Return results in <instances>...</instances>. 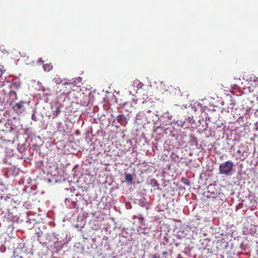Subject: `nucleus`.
<instances>
[{
    "label": "nucleus",
    "mask_w": 258,
    "mask_h": 258,
    "mask_svg": "<svg viewBox=\"0 0 258 258\" xmlns=\"http://www.w3.org/2000/svg\"><path fill=\"white\" fill-rule=\"evenodd\" d=\"M234 164L231 161H227L221 163L219 167V172L222 174L229 175L231 174Z\"/></svg>",
    "instance_id": "nucleus-1"
},
{
    "label": "nucleus",
    "mask_w": 258,
    "mask_h": 258,
    "mask_svg": "<svg viewBox=\"0 0 258 258\" xmlns=\"http://www.w3.org/2000/svg\"><path fill=\"white\" fill-rule=\"evenodd\" d=\"M62 88L61 89V90H62L63 92L62 94L64 95H68L71 92L72 90V84L68 82H65L61 84Z\"/></svg>",
    "instance_id": "nucleus-2"
},
{
    "label": "nucleus",
    "mask_w": 258,
    "mask_h": 258,
    "mask_svg": "<svg viewBox=\"0 0 258 258\" xmlns=\"http://www.w3.org/2000/svg\"><path fill=\"white\" fill-rule=\"evenodd\" d=\"M25 101H21L18 103H16L13 107V109L14 111L18 112L19 110H24Z\"/></svg>",
    "instance_id": "nucleus-3"
},
{
    "label": "nucleus",
    "mask_w": 258,
    "mask_h": 258,
    "mask_svg": "<svg viewBox=\"0 0 258 258\" xmlns=\"http://www.w3.org/2000/svg\"><path fill=\"white\" fill-rule=\"evenodd\" d=\"M43 70L46 72H49L53 69V66L51 63L44 64L43 66Z\"/></svg>",
    "instance_id": "nucleus-4"
},
{
    "label": "nucleus",
    "mask_w": 258,
    "mask_h": 258,
    "mask_svg": "<svg viewBox=\"0 0 258 258\" xmlns=\"http://www.w3.org/2000/svg\"><path fill=\"white\" fill-rule=\"evenodd\" d=\"M125 119L126 117L123 114L119 115L117 116V121L120 123L121 124H122L123 122L125 121Z\"/></svg>",
    "instance_id": "nucleus-5"
},
{
    "label": "nucleus",
    "mask_w": 258,
    "mask_h": 258,
    "mask_svg": "<svg viewBox=\"0 0 258 258\" xmlns=\"http://www.w3.org/2000/svg\"><path fill=\"white\" fill-rule=\"evenodd\" d=\"M20 82L19 81L13 82V83L11 85V87L12 88H14V89H18L20 88Z\"/></svg>",
    "instance_id": "nucleus-6"
},
{
    "label": "nucleus",
    "mask_w": 258,
    "mask_h": 258,
    "mask_svg": "<svg viewBox=\"0 0 258 258\" xmlns=\"http://www.w3.org/2000/svg\"><path fill=\"white\" fill-rule=\"evenodd\" d=\"M9 95L10 97L12 98L14 100L17 99V95L15 91L11 90L9 93Z\"/></svg>",
    "instance_id": "nucleus-7"
},
{
    "label": "nucleus",
    "mask_w": 258,
    "mask_h": 258,
    "mask_svg": "<svg viewBox=\"0 0 258 258\" xmlns=\"http://www.w3.org/2000/svg\"><path fill=\"white\" fill-rule=\"evenodd\" d=\"M125 180L130 183L133 182V177L131 174H126L125 175Z\"/></svg>",
    "instance_id": "nucleus-8"
},
{
    "label": "nucleus",
    "mask_w": 258,
    "mask_h": 258,
    "mask_svg": "<svg viewBox=\"0 0 258 258\" xmlns=\"http://www.w3.org/2000/svg\"><path fill=\"white\" fill-rule=\"evenodd\" d=\"M77 204L75 202L71 201V205L70 206V208H75L76 207Z\"/></svg>",
    "instance_id": "nucleus-9"
},
{
    "label": "nucleus",
    "mask_w": 258,
    "mask_h": 258,
    "mask_svg": "<svg viewBox=\"0 0 258 258\" xmlns=\"http://www.w3.org/2000/svg\"><path fill=\"white\" fill-rule=\"evenodd\" d=\"M152 258H160V256L159 255H157L156 254H154V255H152Z\"/></svg>",
    "instance_id": "nucleus-10"
},
{
    "label": "nucleus",
    "mask_w": 258,
    "mask_h": 258,
    "mask_svg": "<svg viewBox=\"0 0 258 258\" xmlns=\"http://www.w3.org/2000/svg\"><path fill=\"white\" fill-rule=\"evenodd\" d=\"M60 111V109L59 108H57V110H56V116L58 115V114H59Z\"/></svg>",
    "instance_id": "nucleus-11"
},
{
    "label": "nucleus",
    "mask_w": 258,
    "mask_h": 258,
    "mask_svg": "<svg viewBox=\"0 0 258 258\" xmlns=\"http://www.w3.org/2000/svg\"><path fill=\"white\" fill-rule=\"evenodd\" d=\"M255 125H256V130L258 131V121L256 122Z\"/></svg>",
    "instance_id": "nucleus-12"
},
{
    "label": "nucleus",
    "mask_w": 258,
    "mask_h": 258,
    "mask_svg": "<svg viewBox=\"0 0 258 258\" xmlns=\"http://www.w3.org/2000/svg\"><path fill=\"white\" fill-rule=\"evenodd\" d=\"M67 201H68V202H70V201H69L68 199H66V201H65L66 204H67Z\"/></svg>",
    "instance_id": "nucleus-13"
}]
</instances>
